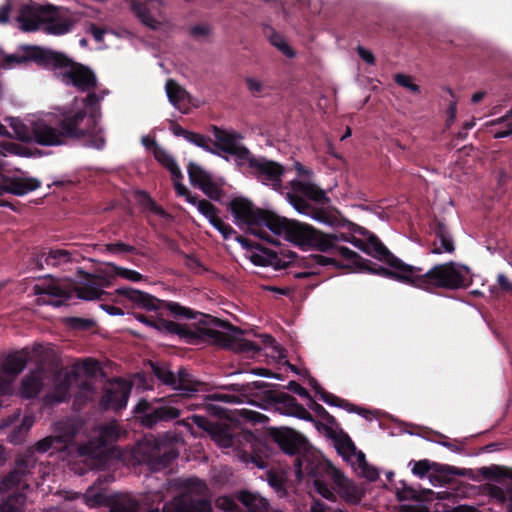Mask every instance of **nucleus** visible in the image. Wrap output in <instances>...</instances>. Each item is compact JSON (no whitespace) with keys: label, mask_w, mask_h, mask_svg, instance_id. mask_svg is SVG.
Instances as JSON below:
<instances>
[{"label":"nucleus","mask_w":512,"mask_h":512,"mask_svg":"<svg viewBox=\"0 0 512 512\" xmlns=\"http://www.w3.org/2000/svg\"><path fill=\"white\" fill-rule=\"evenodd\" d=\"M230 211L238 224L248 226L249 232L270 241L263 227L300 246L315 247L321 252H330L339 239L336 234H325L311 225L289 220L274 212L256 207L250 200L236 197L230 202Z\"/></svg>","instance_id":"obj_1"},{"label":"nucleus","mask_w":512,"mask_h":512,"mask_svg":"<svg viewBox=\"0 0 512 512\" xmlns=\"http://www.w3.org/2000/svg\"><path fill=\"white\" fill-rule=\"evenodd\" d=\"M395 266L381 269L385 278L410 285L433 293L436 289L457 290L467 286V278L462 267L453 261L436 264L428 271L418 266L406 264L400 258L394 259Z\"/></svg>","instance_id":"obj_2"},{"label":"nucleus","mask_w":512,"mask_h":512,"mask_svg":"<svg viewBox=\"0 0 512 512\" xmlns=\"http://www.w3.org/2000/svg\"><path fill=\"white\" fill-rule=\"evenodd\" d=\"M214 138H216L215 146L227 155L235 157L238 165L247 163L250 174L264 185L271 186L272 189L278 191L282 188V178L285 168L282 164L269 160L266 157H256L241 142L243 135L234 130H227L216 125L211 127Z\"/></svg>","instance_id":"obj_3"},{"label":"nucleus","mask_w":512,"mask_h":512,"mask_svg":"<svg viewBox=\"0 0 512 512\" xmlns=\"http://www.w3.org/2000/svg\"><path fill=\"white\" fill-rule=\"evenodd\" d=\"M57 126L65 142L67 139L89 137L92 147L100 150L105 146V138L97 119L93 115H88L85 109H64L59 115Z\"/></svg>","instance_id":"obj_4"},{"label":"nucleus","mask_w":512,"mask_h":512,"mask_svg":"<svg viewBox=\"0 0 512 512\" xmlns=\"http://www.w3.org/2000/svg\"><path fill=\"white\" fill-rule=\"evenodd\" d=\"M155 329L163 334L177 335L189 344L207 341L221 348H232L236 341V338L227 332L199 326L192 329L189 325L167 320L162 316H156Z\"/></svg>","instance_id":"obj_5"},{"label":"nucleus","mask_w":512,"mask_h":512,"mask_svg":"<svg viewBox=\"0 0 512 512\" xmlns=\"http://www.w3.org/2000/svg\"><path fill=\"white\" fill-rule=\"evenodd\" d=\"M184 398L178 396H166L141 399L134 407L136 420L146 429H154L158 425L178 419L182 415L180 402Z\"/></svg>","instance_id":"obj_6"},{"label":"nucleus","mask_w":512,"mask_h":512,"mask_svg":"<svg viewBox=\"0 0 512 512\" xmlns=\"http://www.w3.org/2000/svg\"><path fill=\"white\" fill-rule=\"evenodd\" d=\"M164 512H213L211 492L207 484L197 478L182 482L181 493L164 505Z\"/></svg>","instance_id":"obj_7"},{"label":"nucleus","mask_w":512,"mask_h":512,"mask_svg":"<svg viewBox=\"0 0 512 512\" xmlns=\"http://www.w3.org/2000/svg\"><path fill=\"white\" fill-rule=\"evenodd\" d=\"M52 56L57 60H50L48 69H52L55 76L62 83L74 86L82 92L90 91L96 87V75L90 68L73 61L62 52L53 50Z\"/></svg>","instance_id":"obj_8"},{"label":"nucleus","mask_w":512,"mask_h":512,"mask_svg":"<svg viewBox=\"0 0 512 512\" xmlns=\"http://www.w3.org/2000/svg\"><path fill=\"white\" fill-rule=\"evenodd\" d=\"M14 137L26 143L34 142L40 146L52 147L66 144L60 128L45 120H37L27 126L18 118L10 119Z\"/></svg>","instance_id":"obj_9"},{"label":"nucleus","mask_w":512,"mask_h":512,"mask_svg":"<svg viewBox=\"0 0 512 512\" xmlns=\"http://www.w3.org/2000/svg\"><path fill=\"white\" fill-rule=\"evenodd\" d=\"M150 366L153 375L161 384L180 392L174 396L192 398L204 390L205 384L197 380L186 367H180L177 373H174L166 363L150 362Z\"/></svg>","instance_id":"obj_10"},{"label":"nucleus","mask_w":512,"mask_h":512,"mask_svg":"<svg viewBox=\"0 0 512 512\" xmlns=\"http://www.w3.org/2000/svg\"><path fill=\"white\" fill-rule=\"evenodd\" d=\"M235 240L250 252L248 257L256 266H271L275 270H282L293 265L297 259V254L293 251L282 249L279 252L274 251L242 235H236Z\"/></svg>","instance_id":"obj_11"},{"label":"nucleus","mask_w":512,"mask_h":512,"mask_svg":"<svg viewBox=\"0 0 512 512\" xmlns=\"http://www.w3.org/2000/svg\"><path fill=\"white\" fill-rule=\"evenodd\" d=\"M162 309H166L175 318L195 319L197 323L192 324L190 327L195 329V326L209 327V328H223L227 331L233 332L234 334H242L241 328L234 326L227 320H221L213 317L209 314H204L198 311H194L189 307L182 306L181 304L173 301L164 300L162 303Z\"/></svg>","instance_id":"obj_12"},{"label":"nucleus","mask_w":512,"mask_h":512,"mask_svg":"<svg viewBox=\"0 0 512 512\" xmlns=\"http://www.w3.org/2000/svg\"><path fill=\"white\" fill-rule=\"evenodd\" d=\"M139 450L143 462L155 471L167 468L179 455L175 447L157 439L141 443Z\"/></svg>","instance_id":"obj_13"},{"label":"nucleus","mask_w":512,"mask_h":512,"mask_svg":"<svg viewBox=\"0 0 512 512\" xmlns=\"http://www.w3.org/2000/svg\"><path fill=\"white\" fill-rule=\"evenodd\" d=\"M72 262V253L66 249L35 248L26 262L28 270H43L56 268Z\"/></svg>","instance_id":"obj_14"},{"label":"nucleus","mask_w":512,"mask_h":512,"mask_svg":"<svg viewBox=\"0 0 512 512\" xmlns=\"http://www.w3.org/2000/svg\"><path fill=\"white\" fill-rule=\"evenodd\" d=\"M338 236V240L343 242H349L355 247L359 248L366 254L378 259L381 262L386 263L391 270H393L395 263L394 259L396 257L381 241L375 234H369V238L364 241L360 238H357L353 235H348L345 233L336 234Z\"/></svg>","instance_id":"obj_15"},{"label":"nucleus","mask_w":512,"mask_h":512,"mask_svg":"<svg viewBox=\"0 0 512 512\" xmlns=\"http://www.w3.org/2000/svg\"><path fill=\"white\" fill-rule=\"evenodd\" d=\"M20 52L5 55L3 58V67L11 68L14 65H21L27 62H34L38 66L48 69L50 60L56 61L52 56V49L43 48L36 45L20 46Z\"/></svg>","instance_id":"obj_16"},{"label":"nucleus","mask_w":512,"mask_h":512,"mask_svg":"<svg viewBox=\"0 0 512 512\" xmlns=\"http://www.w3.org/2000/svg\"><path fill=\"white\" fill-rule=\"evenodd\" d=\"M130 393L131 386L123 379L116 378L104 389L99 405L102 410L118 412L126 408Z\"/></svg>","instance_id":"obj_17"},{"label":"nucleus","mask_w":512,"mask_h":512,"mask_svg":"<svg viewBox=\"0 0 512 512\" xmlns=\"http://www.w3.org/2000/svg\"><path fill=\"white\" fill-rule=\"evenodd\" d=\"M271 439L288 455L301 454L308 450L309 443L300 433L291 428H271Z\"/></svg>","instance_id":"obj_18"},{"label":"nucleus","mask_w":512,"mask_h":512,"mask_svg":"<svg viewBox=\"0 0 512 512\" xmlns=\"http://www.w3.org/2000/svg\"><path fill=\"white\" fill-rule=\"evenodd\" d=\"M325 471L337 486L338 493L346 503L358 504L361 501L362 495L358 488L351 483L331 462L326 461Z\"/></svg>","instance_id":"obj_19"},{"label":"nucleus","mask_w":512,"mask_h":512,"mask_svg":"<svg viewBox=\"0 0 512 512\" xmlns=\"http://www.w3.org/2000/svg\"><path fill=\"white\" fill-rule=\"evenodd\" d=\"M430 471H433V477L439 482L447 481L450 475H462L455 467L435 462L431 463L426 459L416 461L412 468L413 474L420 478H423Z\"/></svg>","instance_id":"obj_20"},{"label":"nucleus","mask_w":512,"mask_h":512,"mask_svg":"<svg viewBox=\"0 0 512 512\" xmlns=\"http://www.w3.org/2000/svg\"><path fill=\"white\" fill-rule=\"evenodd\" d=\"M335 250L345 260L350 261L358 269L368 272L370 274L378 275L385 278V275L381 272V269H386L371 260L362 258L357 252L351 250L346 246H338L335 242L333 248L330 251Z\"/></svg>","instance_id":"obj_21"},{"label":"nucleus","mask_w":512,"mask_h":512,"mask_svg":"<svg viewBox=\"0 0 512 512\" xmlns=\"http://www.w3.org/2000/svg\"><path fill=\"white\" fill-rule=\"evenodd\" d=\"M116 292L136 304L137 306L148 311H157L162 309L164 300H160L155 296L130 287H123Z\"/></svg>","instance_id":"obj_22"},{"label":"nucleus","mask_w":512,"mask_h":512,"mask_svg":"<svg viewBox=\"0 0 512 512\" xmlns=\"http://www.w3.org/2000/svg\"><path fill=\"white\" fill-rule=\"evenodd\" d=\"M40 11L42 15L46 17L44 22L48 24L47 31L50 34L63 35L71 30L73 25L72 21L67 18H62L56 7L52 5L41 6Z\"/></svg>","instance_id":"obj_23"},{"label":"nucleus","mask_w":512,"mask_h":512,"mask_svg":"<svg viewBox=\"0 0 512 512\" xmlns=\"http://www.w3.org/2000/svg\"><path fill=\"white\" fill-rule=\"evenodd\" d=\"M431 227L435 235V240L432 243L431 252L434 254L454 252V241L446 224L443 221L435 219Z\"/></svg>","instance_id":"obj_24"},{"label":"nucleus","mask_w":512,"mask_h":512,"mask_svg":"<svg viewBox=\"0 0 512 512\" xmlns=\"http://www.w3.org/2000/svg\"><path fill=\"white\" fill-rule=\"evenodd\" d=\"M78 378L79 372L76 369H72L60 377L51 394L53 401L56 403L67 402L70 399V388L74 382L78 381Z\"/></svg>","instance_id":"obj_25"},{"label":"nucleus","mask_w":512,"mask_h":512,"mask_svg":"<svg viewBox=\"0 0 512 512\" xmlns=\"http://www.w3.org/2000/svg\"><path fill=\"white\" fill-rule=\"evenodd\" d=\"M41 6L35 9L33 6L24 5L19 11L17 21L20 23V28L25 32H32L38 30L44 19L41 18Z\"/></svg>","instance_id":"obj_26"},{"label":"nucleus","mask_w":512,"mask_h":512,"mask_svg":"<svg viewBox=\"0 0 512 512\" xmlns=\"http://www.w3.org/2000/svg\"><path fill=\"white\" fill-rule=\"evenodd\" d=\"M165 89L170 103L186 113L190 103L189 93L173 79L167 80Z\"/></svg>","instance_id":"obj_27"},{"label":"nucleus","mask_w":512,"mask_h":512,"mask_svg":"<svg viewBox=\"0 0 512 512\" xmlns=\"http://www.w3.org/2000/svg\"><path fill=\"white\" fill-rule=\"evenodd\" d=\"M28 362V353L24 350L10 353L1 364L0 371L16 379L23 372Z\"/></svg>","instance_id":"obj_28"},{"label":"nucleus","mask_w":512,"mask_h":512,"mask_svg":"<svg viewBox=\"0 0 512 512\" xmlns=\"http://www.w3.org/2000/svg\"><path fill=\"white\" fill-rule=\"evenodd\" d=\"M263 398L277 406V410L283 414L290 415L294 409L293 404H297L298 401L295 397L284 392H277L275 390H266L263 393Z\"/></svg>","instance_id":"obj_29"},{"label":"nucleus","mask_w":512,"mask_h":512,"mask_svg":"<svg viewBox=\"0 0 512 512\" xmlns=\"http://www.w3.org/2000/svg\"><path fill=\"white\" fill-rule=\"evenodd\" d=\"M7 178L8 193L16 196H23L35 191L41 185V182L36 178H22L19 176H7Z\"/></svg>","instance_id":"obj_30"},{"label":"nucleus","mask_w":512,"mask_h":512,"mask_svg":"<svg viewBox=\"0 0 512 512\" xmlns=\"http://www.w3.org/2000/svg\"><path fill=\"white\" fill-rule=\"evenodd\" d=\"M121 433V427L116 420L101 425L99 427V435L96 438L97 447L113 445L120 439Z\"/></svg>","instance_id":"obj_31"},{"label":"nucleus","mask_w":512,"mask_h":512,"mask_svg":"<svg viewBox=\"0 0 512 512\" xmlns=\"http://www.w3.org/2000/svg\"><path fill=\"white\" fill-rule=\"evenodd\" d=\"M320 398L323 402H325L328 405L340 407L349 412L357 413L367 420L371 419L372 413L369 410L359 407V406H356L352 403H349L348 401H346L342 398H339L338 396H336L326 390L321 391Z\"/></svg>","instance_id":"obj_32"},{"label":"nucleus","mask_w":512,"mask_h":512,"mask_svg":"<svg viewBox=\"0 0 512 512\" xmlns=\"http://www.w3.org/2000/svg\"><path fill=\"white\" fill-rule=\"evenodd\" d=\"M290 184L294 191L304 194L307 198L313 201L319 203L329 202V198L326 196L325 191L313 183L300 180H292Z\"/></svg>","instance_id":"obj_33"},{"label":"nucleus","mask_w":512,"mask_h":512,"mask_svg":"<svg viewBox=\"0 0 512 512\" xmlns=\"http://www.w3.org/2000/svg\"><path fill=\"white\" fill-rule=\"evenodd\" d=\"M237 499L246 507L248 512H267L268 501L258 494L249 491H240Z\"/></svg>","instance_id":"obj_34"},{"label":"nucleus","mask_w":512,"mask_h":512,"mask_svg":"<svg viewBox=\"0 0 512 512\" xmlns=\"http://www.w3.org/2000/svg\"><path fill=\"white\" fill-rule=\"evenodd\" d=\"M111 512H138L139 502L130 494H115L111 496Z\"/></svg>","instance_id":"obj_35"},{"label":"nucleus","mask_w":512,"mask_h":512,"mask_svg":"<svg viewBox=\"0 0 512 512\" xmlns=\"http://www.w3.org/2000/svg\"><path fill=\"white\" fill-rule=\"evenodd\" d=\"M47 278L50 279L49 282L35 284L33 286L34 295L46 294L53 297L64 298L66 300L71 297L70 291L56 283L51 275H48Z\"/></svg>","instance_id":"obj_36"},{"label":"nucleus","mask_w":512,"mask_h":512,"mask_svg":"<svg viewBox=\"0 0 512 512\" xmlns=\"http://www.w3.org/2000/svg\"><path fill=\"white\" fill-rule=\"evenodd\" d=\"M32 467V458L30 456L20 457L16 460V468L13 472H11L5 479L4 484H12L18 485L22 477L29 472V469Z\"/></svg>","instance_id":"obj_37"},{"label":"nucleus","mask_w":512,"mask_h":512,"mask_svg":"<svg viewBox=\"0 0 512 512\" xmlns=\"http://www.w3.org/2000/svg\"><path fill=\"white\" fill-rule=\"evenodd\" d=\"M43 386L42 379L34 374L27 375L21 382V395L26 399L38 396Z\"/></svg>","instance_id":"obj_38"},{"label":"nucleus","mask_w":512,"mask_h":512,"mask_svg":"<svg viewBox=\"0 0 512 512\" xmlns=\"http://www.w3.org/2000/svg\"><path fill=\"white\" fill-rule=\"evenodd\" d=\"M186 140L188 142L204 149L206 152H209L211 154H214V155H217L220 157H224L222 155L223 152L215 146V143H213V147H212L210 145V142L212 140L203 134L189 131V134H188ZM214 142H216V140Z\"/></svg>","instance_id":"obj_39"},{"label":"nucleus","mask_w":512,"mask_h":512,"mask_svg":"<svg viewBox=\"0 0 512 512\" xmlns=\"http://www.w3.org/2000/svg\"><path fill=\"white\" fill-rule=\"evenodd\" d=\"M187 172L191 185L196 188L201 187L203 183H206L212 178L210 173L194 162L188 164Z\"/></svg>","instance_id":"obj_40"},{"label":"nucleus","mask_w":512,"mask_h":512,"mask_svg":"<svg viewBox=\"0 0 512 512\" xmlns=\"http://www.w3.org/2000/svg\"><path fill=\"white\" fill-rule=\"evenodd\" d=\"M88 277H89L88 278L89 284L78 287L77 288V296L80 299H84V300H100V299H102V296L105 294V292L103 290H101L100 288L94 286L91 283L90 278H94V276L88 274Z\"/></svg>","instance_id":"obj_41"},{"label":"nucleus","mask_w":512,"mask_h":512,"mask_svg":"<svg viewBox=\"0 0 512 512\" xmlns=\"http://www.w3.org/2000/svg\"><path fill=\"white\" fill-rule=\"evenodd\" d=\"M273 386L271 383L264 381H254L252 383L240 384V383H231L229 385L224 386L223 388L228 391L237 392V393H248L252 390H261L264 388H268Z\"/></svg>","instance_id":"obj_42"},{"label":"nucleus","mask_w":512,"mask_h":512,"mask_svg":"<svg viewBox=\"0 0 512 512\" xmlns=\"http://www.w3.org/2000/svg\"><path fill=\"white\" fill-rule=\"evenodd\" d=\"M138 199L144 208L150 210L154 214L162 218H166L169 216L165 209L162 206L158 205L147 192L139 191Z\"/></svg>","instance_id":"obj_43"},{"label":"nucleus","mask_w":512,"mask_h":512,"mask_svg":"<svg viewBox=\"0 0 512 512\" xmlns=\"http://www.w3.org/2000/svg\"><path fill=\"white\" fill-rule=\"evenodd\" d=\"M481 474L490 480H498L499 478H509L512 480V469L493 465L490 467H483Z\"/></svg>","instance_id":"obj_44"},{"label":"nucleus","mask_w":512,"mask_h":512,"mask_svg":"<svg viewBox=\"0 0 512 512\" xmlns=\"http://www.w3.org/2000/svg\"><path fill=\"white\" fill-rule=\"evenodd\" d=\"M24 503V495L15 493L9 495L5 501L0 503V512H21Z\"/></svg>","instance_id":"obj_45"},{"label":"nucleus","mask_w":512,"mask_h":512,"mask_svg":"<svg viewBox=\"0 0 512 512\" xmlns=\"http://www.w3.org/2000/svg\"><path fill=\"white\" fill-rule=\"evenodd\" d=\"M132 10L138 16L140 21L147 27L156 29L158 22L150 14L149 10L142 3H133Z\"/></svg>","instance_id":"obj_46"},{"label":"nucleus","mask_w":512,"mask_h":512,"mask_svg":"<svg viewBox=\"0 0 512 512\" xmlns=\"http://www.w3.org/2000/svg\"><path fill=\"white\" fill-rule=\"evenodd\" d=\"M288 202L301 214H310L312 205L302 196L294 192L287 193Z\"/></svg>","instance_id":"obj_47"},{"label":"nucleus","mask_w":512,"mask_h":512,"mask_svg":"<svg viewBox=\"0 0 512 512\" xmlns=\"http://www.w3.org/2000/svg\"><path fill=\"white\" fill-rule=\"evenodd\" d=\"M66 325L74 330L87 331L95 326V321L92 319L81 317H68L65 320Z\"/></svg>","instance_id":"obj_48"},{"label":"nucleus","mask_w":512,"mask_h":512,"mask_svg":"<svg viewBox=\"0 0 512 512\" xmlns=\"http://www.w3.org/2000/svg\"><path fill=\"white\" fill-rule=\"evenodd\" d=\"M308 215L321 223L328 224L331 226L336 225V223L338 221V219L335 215L331 214L330 212H328L327 210H325L323 208H315L312 206V210L310 211V214H308Z\"/></svg>","instance_id":"obj_49"},{"label":"nucleus","mask_w":512,"mask_h":512,"mask_svg":"<svg viewBox=\"0 0 512 512\" xmlns=\"http://www.w3.org/2000/svg\"><path fill=\"white\" fill-rule=\"evenodd\" d=\"M307 406L311 409L318 417L325 420L328 424H336V419L332 416L321 404L317 403L311 396L307 399Z\"/></svg>","instance_id":"obj_50"},{"label":"nucleus","mask_w":512,"mask_h":512,"mask_svg":"<svg viewBox=\"0 0 512 512\" xmlns=\"http://www.w3.org/2000/svg\"><path fill=\"white\" fill-rule=\"evenodd\" d=\"M330 264H335V260L323 255H310L308 258L302 259L300 265L306 269H311L315 266H327Z\"/></svg>","instance_id":"obj_51"},{"label":"nucleus","mask_w":512,"mask_h":512,"mask_svg":"<svg viewBox=\"0 0 512 512\" xmlns=\"http://www.w3.org/2000/svg\"><path fill=\"white\" fill-rule=\"evenodd\" d=\"M205 195H207L210 199L219 201L223 195L222 188L213 181L211 178L206 183H203L201 187H199Z\"/></svg>","instance_id":"obj_52"},{"label":"nucleus","mask_w":512,"mask_h":512,"mask_svg":"<svg viewBox=\"0 0 512 512\" xmlns=\"http://www.w3.org/2000/svg\"><path fill=\"white\" fill-rule=\"evenodd\" d=\"M270 42L273 46L277 47L286 57L293 58L295 56L294 50L289 46V44L281 35L273 32L270 36Z\"/></svg>","instance_id":"obj_53"},{"label":"nucleus","mask_w":512,"mask_h":512,"mask_svg":"<svg viewBox=\"0 0 512 512\" xmlns=\"http://www.w3.org/2000/svg\"><path fill=\"white\" fill-rule=\"evenodd\" d=\"M109 267L112 268L113 272L124 278V279H127V280H130V281H133V282H138V281H141L143 279V275L140 274L139 272L135 271V270H131V269H128V268H123V267H119L115 264H109Z\"/></svg>","instance_id":"obj_54"},{"label":"nucleus","mask_w":512,"mask_h":512,"mask_svg":"<svg viewBox=\"0 0 512 512\" xmlns=\"http://www.w3.org/2000/svg\"><path fill=\"white\" fill-rule=\"evenodd\" d=\"M216 507L224 512H240L237 502L230 496H220L216 499Z\"/></svg>","instance_id":"obj_55"},{"label":"nucleus","mask_w":512,"mask_h":512,"mask_svg":"<svg viewBox=\"0 0 512 512\" xmlns=\"http://www.w3.org/2000/svg\"><path fill=\"white\" fill-rule=\"evenodd\" d=\"M210 224L222 234L224 239H229L233 234H236L233 227L225 223L218 215L210 219Z\"/></svg>","instance_id":"obj_56"},{"label":"nucleus","mask_w":512,"mask_h":512,"mask_svg":"<svg viewBox=\"0 0 512 512\" xmlns=\"http://www.w3.org/2000/svg\"><path fill=\"white\" fill-rule=\"evenodd\" d=\"M394 81L399 86L407 88L414 94H419L421 92L420 86L412 82L411 76L399 73L394 76Z\"/></svg>","instance_id":"obj_57"},{"label":"nucleus","mask_w":512,"mask_h":512,"mask_svg":"<svg viewBox=\"0 0 512 512\" xmlns=\"http://www.w3.org/2000/svg\"><path fill=\"white\" fill-rule=\"evenodd\" d=\"M15 379L0 371V396H10L14 392Z\"/></svg>","instance_id":"obj_58"},{"label":"nucleus","mask_w":512,"mask_h":512,"mask_svg":"<svg viewBox=\"0 0 512 512\" xmlns=\"http://www.w3.org/2000/svg\"><path fill=\"white\" fill-rule=\"evenodd\" d=\"M154 157L166 169L176 163L175 159L165 149L158 146L154 150Z\"/></svg>","instance_id":"obj_59"},{"label":"nucleus","mask_w":512,"mask_h":512,"mask_svg":"<svg viewBox=\"0 0 512 512\" xmlns=\"http://www.w3.org/2000/svg\"><path fill=\"white\" fill-rule=\"evenodd\" d=\"M245 83L248 91L253 97H262L264 95L265 86L263 83L253 77H247Z\"/></svg>","instance_id":"obj_60"},{"label":"nucleus","mask_w":512,"mask_h":512,"mask_svg":"<svg viewBox=\"0 0 512 512\" xmlns=\"http://www.w3.org/2000/svg\"><path fill=\"white\" fill-rule=\"evenodd\" d=\"M198 211L204 215L208 220L213 219L217 216L218 209L214 206L210 201L206 199H201L198 202Z\"/></svg>","instance_id":"obj_61"},{"label":"nucleus","mask_w":512,"mask_h":512,"mask_svg":"<svg viewBox=\"0 0 512 512\" xmlns=\"http://www.w3.org/2000/svg\"><path fill=\"white\" fill-rule=\"evenodd\" d=\"M314 485L316 488V491L325 499L328 500H334L335 494L332 489L327 483H325L323 480L316 478L314 481Z\"/></svg>","instance_id":"obj_62"},{"label":"nucleus","mask_w":512,"mask_h":512,"mask_svg":"<svg viewBox=\"0 0 512 512\" xmlns=\"http://www.w3.org/2000/svg\"><path fill=\"white\" fill-rule=\"evenodd\" d=\"M106 250L110 253H136L134 246L123 242L109 243L106 245Z\"/></svg>","instance_id":"obj_63"},{"label":"nucleus","mask_w":512,"mask_h":512,"mask_svg":"<svg viewBox=\"0 0 512 512\" xmlns=\"http://www.w3.org/2000/svg\"><path fill=\"white\" fill-rule=\"evenodd\" d=\"M339 454L355 453L356 447L352 440L346 435L345 438L340 439L336 445Z\"/></svg>","instance_id":"obj_64"}]
</instances>
